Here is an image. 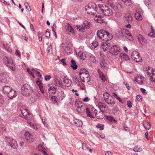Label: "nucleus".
Instances as JSON below:
<instances>
[{"instance_id": "obj_17", "label": "nucleus", "mask_w": 155, "mask_h": 155, "mask_svg": "<svg viewBox=\"0 0 155 155\" xmlns=\"http://www.w3.org/2000/svg\"><path fill=\"white\" fill-rule=\"evenodd\" d=\"M104 101L108 104H110L112 106H114L115 103V99L112 96L108 97Z\"/></svg>"}, {"instance_id": "obj_10", "label": "nucleus", "mask_w": 155, "mask_h": 155, "mask_svg": "<svg viewBox=\"0 0 155 155\" xmlns=\"http://www.w3.org/2000/svg\"><path fill=\"white\" fill-rule=\"evenodd\" d=\"M120 48L116 45H113L109 51L110 53L114 55H117L119 52Z\"/></svg>"}, {"instance_id": "obj_57", "label": "nucleus", "mask_w": 155, "mask_h": 155, "mask_svg": "<svg viewBox=\"0 0 155 155\" xmlns=\"http://www.w3.org/2000/svg\"><path fill=\"white\" fill-rule=\"evenodd\" d=\"M28 123L34 129H37V127L36 125H35L32 123H31L30 122H28Z\"/></svg>"}, {"instance_id": "obj_11", "label": "nucleus", "mask_w": 155, "mask_h": 155, "mask_svg": "<svg viewBox=\"0 0 155 155\" xmlns=\"http://www.w3.org/2000/svg\"><path fill=\"white\" fill-rule=\"evenodd\" d=\"M95 16L94 20L100 23H102L104 21V16L102 15L97 14V13L94 15Z\"/></svg>"}, {"instance_id": "obj_15", "label": "nucleus", "mask_w": 155, "mask_h": 155, "mask_svg": "<svg viewBox=\"0 0 155 155\" xmlns=\"http://www.w3.org/2000/svg\"><path fill=\"white\" fill-rule=\"evenodd\" d=\"M32 94L31 100L32 102L35 101L36 99H39L40 97L39 93L38 91H33Z\"/></svg>"}, {"instance_id": "obj_59", "label": "nucleus", "mask_w": 155, "mask_h": 155, "mask_svg": "<svg viewBox=\"0 0 155 155\" xmlns=\"http://www.w3.org/2000/svg\"><path fill=\"white\" fill-rule=\"evenodd\" d=\"M27 70L28 72L29 73V74L34 78L35 77V76L34 75V74L35 72H33L31 70H30L29 68H27Z\"/></svg>"}, {"instance_id": "obj_14", "label": "nucleus", "mask_w": 155, "mask_h": 155, "mask_svg": "<svg viewBox=\"0 0 155 155\" xmlns=\"http://www.w3.org/2000/svg\"><path fill=\"white\" fill-rule=\"evenodd\" d=\"M110 6L114 10L117 11V10L121 11L122 9V6L119 3H110Z\"/></svg>"}, {"instance_id": "obj_60", "label": "nucleus", "mask_w": 155, "mask_h": 155, "mask_svg": "<svg viewBox=\"0 0 155 155\" xmlns=\"http://www.w3.org/2000/svg\"><path fill=\"white\" fill-rule=\"evenodd\" d=\"M151 80L152 81H155V71L153 72V74L150 77Z\"/></svg>"}, {"instance_id": "obj_33", "label": "nucleus", "mask_w": 155, "mask_h": 155, "mask_svg": "<svg viewBox=\"0 0 155 155\" xmlns=\"http://www.w3.org/2000/svg\"><path fill=\"white\" fill-rule=\"evenodd\" d=\"M143 126L146 130H149L150 128V124L147 121H145L143 122Z\"/></svg>"}, {"instance_id": "obj_3", "label": "nucleus", "mask_w": 155, "mask_h": 155, "mask_svg": "<svg viewBox=\"0 0 155 155\" xmlns=\"http://www.w3.org/2000/svg\"><path fill=\"white\" fill-rule=\"evenodd\" d=\"M4 64L13 71H15L16 68L12 59L9 57H5L3 59Z\"/></svg>"}, {"instance_id": "obj_18", "label": "nucleus", "mask_w": 155, "mask_h": 155, "mask_svg": "<svg viewBox=\"0 0 155 155\" xmlns=\"http://www.w3.org/2000/svg\"><path fill=\"white\" fill-rule=\"evenodd\" d=\"M65 28L70 34H73L74 33V30L72 27L69 24L67 23L65 26Z\"/></svg>"}, {"instance_id": "obj_58", "label": "nucleus", "mask_w": 155, "mask_h": 155, "mask_svg": "<svg viewBox=\"0 0 155 155\" xmlns=\"http://www.w3.org/2000/svg\"><path fill=\"white\" fill-rule=\"evenodd\" d=\"M45 37L47 38H48L50 36V32L48 29H47L45 32Z\"/></svg>"}, {"instance_id": "obj_51", "label": "nucleus", "mask_w": 155, "mask_h": 155, "mask_svg": "<svg viewBox=\"0 0 155 155\" xmlns=\"http://www.w3.org/2000/svg\"><path fill=\"white\" fill-rule=\"evenodd\" d=\"M104 98V100H105L106 99H107L108 98V97H111V96H110L109 94L107 92L104 93L103 94Z\"/></svg>"}, {"instance_id": "obj_27", "label": "nucleus", "mask_w": 155, "mask_h": 155, "mask_svg": "<svg viewBox=\"0 0 155 155\" xmlns=\"http://www.w3.org/2000/svg\"><path fill=\"white\" fill-rule=\"evenodd\" d=\"M100 67L102 68H107V63L105 60L102 59L100 63Z\"/></svg>"}, {"instance_id": "obj_39", "label": "nucleus", "mask_w": 155, "mask_h": 155, "mask_svg": "<svg viewBox=\"0 0 155 155\" xmlns=\"http://www.w3.org/2000/svg\"><path fill=\"white\" fill-rule=\"evenodd\" d=\"M155 29L153 27L151 28V31L148 34L149 36L151 37H154L155 36Z\"/></svg>"}, {"instance_id": "obj_45", "label": "nucleus", "mask_w": 155, "mask_h": 155, "mask_svg": "<svg viewBox=\"0 0 155 155\" xmlns=\"http://www.w3.org/2000/svg\"><path fill=\"white\" fill-rule=\"evenodd\" d=\"M82 149L83 150L87 151L89 149V147L87 146V144L84 143H83L82 145Z\"/></svg>"}, {"instance_id": "obj_22", "label": "nucleus", "mask_w": 155, "mask_h": 155, "mask_svg": "<svg viewBox=\"0 0 155 155\" xmlns=\"http://www.w3.org/2000/svg\"><path fill=\"white\" fill-rule=\"evenodd\" d=\"M17 92L12 88L10 93H8V96L10 99H12L15 97L17 95Z\"/></svg>"}, {"instance_id": "obj_7", "label": "nucleus", "mask_w": 155, "mask_h": 155, "mask_svg": "<svg viewBox=\"0 0 155 155\" xmlns=\"http://www.w3.org/2000/svg\"><path fill=\"white\" fill-rule=\"evenodd\" d=\"M85 10L87 13L89 14L92 15H94L96 13V9H94V7L92 6L91 4H89L85 7Z\"/></svg>"}, {"instance_id": "obj_24", "label": "nucleus", "mask_w": 155, "mask_h": 155, "mask_svg": "<svg viewBox=\"0 0 155 155\" xmlns=\"http://www.w3.org/2000/svg\"><path fill=\"white\" fill-rule=\"evenodd\" d=\"M24 136L23 137H24L27 140H32L33 138L32 136L28 131L25 132L24 134ZM31 141V140H29V142H30Z\"/></svg>"}, {"instance_id": "obj_38", "label": "nucleus", "mask_w": 155, "mask_h": 155, "mask_svg": "<svg viewBox=\"0 0 155 155\" xmlns=\"http://www.w3.org/2000/svg\"><path fill=\"white\" fill-rule=\"evenodd\" d=\"M11 88V87L8 86H5L3 87V91L6 94L7 92H8V90H10Z\"/></svg>"}, {"instance_id": "obj_53", "label": "nucleus", "mask_w": 155, "mask_h": 155, "mask_svg": "<svg viewBox=\"0 0 155 155\" xmlns=\"http://www.w3.org/2000/svg\"><path fill=\"white\" fill-rule=\"evenodd\" d=\"M90 60L93 63H95L96 61V59L93 56H91L90 57Z\"/></svg>"}, {"instance_id": "obj_52", "label": "nucleus", "mask_w": 155, "mask_h": 155, "mask_svg": "<svg viewBox=\"0 0 155 155\" xmlns=\"http://www.w3.org/2000/svg\"><path fill=\"white\" fill-rule=\"evenodd\" d=\"M133 150L135 152H140L142 150V149L140 148L138 146H136L134 148Z\"/></svg>"}, {"instance_id": "obj_12", "label": "nucleus", "mask_w": 155, "mask_h": 155, "mask_svg": "<svg viewBox=\"0 0 155 155\" xmlns=\"http://www.w3.org/2000/svg\"><path fill=\"white\" fill-rule=\"evenodd\" d=\"M137 38L141 45H144L147 44L146 39L142 35L140 34H137Z\"/></svg>"}, {"instance_id": "obj_20", "label": "nucleus", "mask_w": 155, "mask_h": 155, "mask_svg": "<svg viewBox=\"0 0 155 155\" xmlns=\"http://www.w3.org/2000/svg\"><path fill=\"white\" fill-rule=\"evenodd\" d=\"M101 46L104 51H105L109 49L110 46V43L106 42H103L101 43Z\"/></svg>"}, {"instance_id": "obj_16", "label": "nucleus", "mask_w": 155, "mask_h": 155, "mask_svg": "<svg viewBox=\"0 0 155 155\" xmlns=\"http://www.w3.org/2000/svg\"><path fill=\"white\" fill-rule=\"evenodd\" d=\"M101 10L103 13L106 16H110L113 14V11L112 10L109 8L107 7L104 10L102 9Z\"/></svg>"}, {"instance_id": "obj_31", "label": "nucleus", "mask_w": 155, "mask_h": 155, "mask_svg": "<svg viewBox=\"0 0 155 155\" xmlns=\"http://www.w3.org/2000/svg\"><path fill=\"white\" fill-rule=\"evenodd\" d=\"M147 72L148 75L150 77L153 74L155 71L153 70V69L151 68L148 67L146 68Z\"/></svg>"}, {"instance_id": "obj_28", "label": "nucleus", "mask_w": 155, "mask_h": 155, "mask_svg": "<svg viewBox=\"0 0 155 155\" xmlns=\"http://www.w3.org/2000/svg\"><path fill=\"white\" fill-rule=\"evenodd\" d=\"M120 57L122 60L124 61H127L130 59L128 56L124 53H121L120 55Z\"/></svg>"}, {"instance_id": "obj_61", "label": "nucleus", "mask_w": 155, "mask_h": 155, "mask_svg": "<svg viewBox=\"0 0 155 155\" xmlns=\"http://www.w3.org/2000/svg\"><path fill=\"white\" fill-rule=\"evenodd\" d=\"M74 81L75 84H77L78 85L79 84V82L77 77H74Z\"/></svg>"}, {"instance_id": "obj_55", "label": "nucleus", "mask_w": 155, "mask_h": 155, "mask_svg": "<svg viewBox=\"0 0 155 155\" xmlns=\"http://www.w3.org/2000/svg\"><path fill=\"white\" fill-rule=\"evenodd\" d=\"M25 7L26 9L28 11V12L31 11V9L30 8V7L29 6V5L27 2H25Z\"/></svg>"}, {"instance_id": "obj_44", "label": "nucleus", "mask_w": 155, "mask_h": 155, "mask_svg": "<svg viewBox=\"0 0 155 155\" xmlns=\"http://www.w3.org/2000/svg\"><path fill=\"white\" fill-rule=\"evenodd\" d=\"M9 143L11 147H12L13 145L16 144V142L15 140L13 139H11L10 140Z\"/></svg>"}, {"instance_id": "obj_26", "label": "nucleus", "mask_w": 155, "mask_h": 155, "mask_svg": "<svg viewBox=\"0 0 155 155\" xmlns=\"http://www.w3.org/2000/svg\"><path fill=\"white\" fill-rule=\"evenodd\" d=\"M135 18L137 20L139 21L142 20V17L140 11H137L135 13Z\"/></svg>"}, {"instance_id": "obj_46", "label": "nucleus", "mask_w": 155, "mask_h": 155, "mask_svg": "<svg viewBox=\"0 0 155 155\" xmlns=\"http://www.w3.org/2000/svg\"><path fill=\"white\" fill-rule=\"evenodd\" d=\"M125 4L127 6L130 5L131 4V0H122Z\"/></svg>"}, {"instance_id": "obj_1", "label": "nucleus", "mask_w": 155, "mask_h": 155, "mask_svg": "<svg viewBox=\"0 0 155 155\" xmlns=\"http://www.w3.org/2000/svg\"><path fill=\"white\" fill-rule=\"evenodd\" d=\"M115 36L119 38L125 37L131 40L132 36L131 35L129 31L125 28H119L116 29L115 31Z\"/></svg>"}, {"instance_id": "obj_19", "label": "nucleus", "mask_w": 155, "mask_h": 155, "mask_svg": "<svg viewBox=\"0 0 155 155\" xmlns=\"http://www.w3.org/2000/svg\"><path fill=\"white\" fill-rule=\"evenodd\" d=\"M144 79L143 77L142 76L138 75L135 77L134 81L140 84H142L143 82L142 80Z\"/></svg>"}, {"instance_id": "obj_32", "label": "nucleus", "mask_w": 155, "mask_h": 155, "mask_svg": "<svg viewBox=\"0 0 155 155\" xmlns=\"http://www.w3.org/2000/svg\"><path fill=\"white\" fill-rule=\"evenodd\" d=\"M78 56L82 60H85L86 58L85 53L81 51L79 52Z\"/></svg>"}, {"instance_id": "obj_30", "label": "nucleus", "mask_w": 155, "mask_h": 155, "mask_svg": "<svg viewBox=\"0 0 155 155\" xmlns=\"http://www.w3.org/2000/svg\"><path fill=\"white\" fill-rule=\"evenodd\" d=\"M65 96V95L63 91L59 92L58 94V97L60 100H62Z\"/></svg>"}, {"instance_id": "obj_50", "label": "nucleus", "mask_w": 155, "mask_h": 155, "mask_svg": "<svg viewBox=\"0 0 155 155\" xmlns=\"http://www.w3.org/2000/svg\"><path fill=\"white\" fill-rule=\"evenodd\" d=\"M88 72L85 69H81L79 73L80 76L82 75V74H84L86 73H87Z\"/></svg>"}, {"instance_id": "obj_64", "label": "nucleus", "mask_w": 155, "mask_h": 155, "mask_svg": "<svg viewBox=\"0 0 155 155\" xmlns=\"http://www.w3.org/2000/svg\"><path fill=\"white\" fill-rule=\"evenodd\" d=\"M22 38L25 41H27L28 38L27 36H26L24 34L22 36Z\"/></svg>"}, {"instance_id": "obj_4", "label": "nucleus", "mask_w": 155, "mask_h": 155, "mask_svg": "<svg viewBox=\"0 0 155 155\" xmlns=\"http://www.w3.org/2000/svg\"><path fill=\"white\" fill-rule=\"evenodd\" d=\"M21 94L24 96H28L30 95L32 90L28 84H25L21 87Z\"/></svg>"}, {"instance_id": "obj_8", "label": "nucleus", "mask_w": 155, "mask_h": 155, "mask_svg": "<svg viewBox=\"0 0 155 155\" xmlns=\"http://www.w3.org/2000/svg\"><path fill=\"white\" fill-rule=\"evenodd\" d=\"M76 106L77 107L76 110L78 112L83 113L85 110V106L83 103L80 101L77 104H76Z\"/></svg>"}, {"instance_id": "obj_47", "label": "nucleus", "mask_w": 155, "mask_h": 155, "mask_svg": "<svg viewBox=\"0 0 155 155\" xmlns=\"http://www.w3.org/2000/svg\"><path fill=\"white\" fill-rule=\"evenodd\" d=\"M96 127L100 130H102L104 129V125L101 124H98L96 126Z\"/></svg>"}, {"instance_id": "obj_21", "label": "nucleus", "mask_w": 155, "mask_h": 155, "mask_svg": "<svg viewBox=\"0 0 155 155\" xmlns=\"http://www.w3.org/2000/svg\"><path fill=\"white\" fill-rule=\"evenodd\" d=\"M22 115L21 116L23 118H28L29 116V113L26 109H24L21 110Z\"/></svg>"}, {"instance_id": "obj_29", "label": "nucleus", "mask_w": 155, "mask_h": 155, "mask_svg": "<svg viewBox=\"0 0 155 155\" xmlns=\"http://www.w3.org/2000/svg\"><path fill=\"white\" fill-rule=\"evenodd\" d=\"M63 82L68 87L71 85V81L70 79L65 77L63 80Z\"/></svg>"}, {"instance_id": "obj_6", "label": "nucleus", "mask_w": 155, "mask_h": 155, "mask_svg": "<svg viewBox=\"0 0 155 155\" xmlns=\"http://www.w3.org/2000/svg\"><path fill=\"white\" fill-rule=\"evenodd\" d=\"M131 57L133 60L137 62H141L142 61V59L140 56L139 54L135 51L132 52L131 54Z\"/></svg>"}, {"instance_id": "obj_62", "label": "nucleus", "mask_w": 155, "mask_h": 155, "mask_svg": "<svg viewBox=\"0 0 155 155\" xmlns=\"http://www.w3.org/2000/svg\"><path fill=\"white\" fill-rule=\"evenodd\" d=\"M15 54L16 55L18 56L19 57L20 59L21 58V55L20 52L18 50H16Z\"/></svg>"}, {"instance_id": "obj_48", "label": "nucleus", "mask_w": 155, "mask_h": 155, "mask_svg": "<svg viewBox=\"0 0 155 155\" xmlns=\"http://www.w3.org/2000/svg\"><path fill=\"white\" fill-rule=\"evenodd\" d=\"M91 45L93 46V47H92L91 49H93V48H95L98 46V42L96 41H94L92 43Z\"/></svg>"}, {"instance_id": "obj_54", "label": "nucleus", "mask_w": 155, "mask_h": 155, "mask_svg": "<svg viewBox=\"0 0 155 155\" xmlns=\"http://www.w3.org/2000/svg\"><path fill=\"white\" fill-rule=\"evenodd\" d=\"M48 52L49 54H51L52 53V46L51 45H49L48 47Z\"/></svg>"}, {"instance_id": "obj_25", "label": "nucleus", "mask_w": 155, "mask_h": 155, "mask_svg": "<svg viewBox=\"0 0 155 155\" xmlns=\"http://www.w3.org/2000/svg\"><path fill=\"white\" fill-rule=\"evenodd\" d=\"M74 121L75 125L77 127H81L82 125V122L80 120L74 118Z\"/></svg>"}, {"instance_id": "obj_37", "label": "nucleus", "mask_w": 155, "mask_h": 155, "mask_svg": "<svg viewBox=\"0 0 155 155\" xmlns=\"http://www.w3.org/2000/svg\"><path fill=\"white\" fill-rule=\"evenodd\" d=\"M48 91L50 94H55L56 92V88L53 86H51L49 88Z\"/></svg>"}, {"instance_id": "obj_9", "label": "nucleus", "mask_w": 155, "mask_h": 155, "mask_svg": "<svg viewBox=\"0 0 155 155\" xmlns=\"http://www.w3.org/2000/svg\"><path fill=\"white\" fill-rule=\"evenodd\" d=\"M10 78L8 74L6 72L0 73V81L3 83L8 82Z\"/></svg>"}, {"instance_id": "obj_5", "label": "nucleus", "mask_w": 155, "mask_h": 155, "mask_svg": "<svg viewBox=\"0 0 155 155\" xmlns=\"http://www.w3.org/2000/svg\"><path fill=\"white\" fill-rule=\"evenodd\" d=\"M90 22L87 21H85L82 25H77L76 27L77 29L79 31H84L85 30L89 28Z\"/></svg>"}, {"instance_id": "obj_23", "label": "nucleus", "mask_w": 155, "mask_h": 155, "mask_svg": "<svg viewBox=\"0 0 155 155\" xmlns=\"http://www.w3.org/2000/svg\"><path fill=\"white\" fill-rule=\"evenodd\" d=\"M97 106L100 110L103 111L108 109V107L105 106V104L101 102H99Z\"/></svg>"}, {"instance_id": "obj_13", "label": "nucleus", "mask_w": 155, "mask_h": 155, "mask_svg": "<svg viewBox=\"0 0 155 155\" xmlns=\"http://www.w3.org/2000/svg\"><path fill=\"white\" fill-rule=\"evenodd\" d=\"M80 78L82 81L83 82H89L90 81L91 79L89 77L88 72L87 73L82 74L80 76Z\"/></svg>"}, {"instance_id": "obj_41", "label": "nucleus", "mask_w": 155, "mask_h": 155, "mask_svg": "<svg viewBox=\"0 0 155 155\" xmlns=\"http://www.w3.org/2000/svg\"><path fill=\"white\" fill-rule=\"evenodd\" d=\"M86 113L87 115V116L88 117H90L91 118H94V117L93 116L91 115V114L90 112L89 111V109L87 108L86 107Z\"/></svg>"}, {"instance_id": "obj_40", "label": "nucleus", "mask_w": 155, "mask_h": 155, "mask_svg": "<svg viewBox=\"0 0 155 155\" xmlns=\"http://www.w3.org/2000/svg\"><path fill=\"white\" fill-rule=\"evenodd\" d=\"M107 118L106 119L110 122H114L115 123H116L117 122V120H115L114 118H113L111 116H107Z\"/></svg>"}, {"instance_id": "obj_56", "label": "nucleus", "mask_w": 155, "mask_h": 155, "mask_svg": "<svg viewBox=\"0 0 155 155\" xmlns=\"http://www.w3.org/2000/svg\"><path fill=\"white\" fill-rule=\"evenodd\" d=\"M55 82L57 85H58L60 86L62 84L61 82L58 79H57V78H55Z\"/></svg>"}, {"instance_id": "obj_2", "label": "nucleus", "mask_w": 155, "mask_h": 155, "mask_svg": "<svg viewBox=\"0 0 155 155\" xmlns=\"http://www.w3.org/2000/svg\"><path fill=\"white\" fill-rule=\"evenodd\" d=\"M97 34L99 38L105 41L111 40L113 38V36L111 34L104 30H98Z\"/></svg>"}, {"instance_id": "obj_49", "label": "nucleus", "mask_w": 155, "mask_h": 155, "mask_svg": "<svg viewBox=\"0 0 155 155\" xmlns=\"http://www.w3.org/2000/svg\"><path fill=\"white\" fill-rule=\"evenodd\" d=\"M43 33L42 32L39 31L38 32V37L39 41H41L42 39Z\"/></svg>"}, {"instance_id": "obj_63", "label": "nucleus", "mask_w": 155, "mask_h": 155, "mask_svg": "<svg viewBox=\"0 0 155 155\" xmlns=\"http://www.w3.org/2000/svg\"><path fill=\"white\" fill-rule=\"evenodd\" d=\"M38 80H37L36 81V83L39 86V87L42 86V83L40 81H39V79H38Z\"/></svg>"}, {"instance_id": "obj_42", "label": "nucleus", "mask_w": 155, "mask_h": 155, "mask_svg": "<svg viewBox=\"0 0 155 155\" xmlns=\"http://www.w3.org/2000/svg\"><path fill=\"white\" fill-rule=\"evenodd\" d=\"M4 103V97L2 94H0V107H1Z\"/></svg>"}, {"instance_id": "obj_43", "label": "nucleus", "mask_w": 155, "mask_h": 155, "mask_svg": "<svg viewBox=\"0 0 155 155\" xmlns=\"http://www.w3.org/2000/svg\"><path fill=\"white\" fill-rule=\"evenodd\" d=\"M51 100L52 102L54 104L57 103L58 101L56 97L53 96L51 97Z\"/></svg>"}, {"instance_id": "obj_34", "label": "nucleus", "mask_w": 155, "mask_h": 155, "mask_svg": "<svg viewBox=\"0 0 155 155\" xmlns=\"http://www.w3.org/2000/svg\"><path fill=\"white\" fill-rule=\"evenodd\" d=\"M71 67L74 69V70H76L77 68H78V66L76 64V63H75V61L74 60H71Z\"/></svg>"}, {"instance_id": "obj_36", "label": "nucleus", "mask_w": 155, "mask_h": 155, "mask_svg": "<svg viewBox=\"0 0 155 155\" xmlns=\"http://www.w3.org/2000/svg\"><path fill=\"white\" fill-rule=\"evenodd\" d=\"M126 20L129 23L131 22L133 20V18L130 15H127L125 16Z\"/></svg>"}, {"instance_id": "obj_35", "label": "nucleus", "mask_w": 155, "mask_h": 155, "mask_svg": "<svg viewBox=\"0 0 155 155\" xmlns=\"http://www.w3.org/2000/svg\"><path fill=\"white\" fill-rule=\"evenodd\" d=\"M104 117L103 111L102 110H100L98 113L97 114L96 118L97 119H102Z\"/></svg>"}]
</instances>
